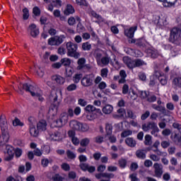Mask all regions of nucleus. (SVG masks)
Listing matches in <instances>:
<instances>
[{
  "label": "nucleus",
  "instance_id": "63",
  "mask_svg": "<svg viewBox=\"0 0 181 181\" xmlns=\"http://www.w3.org/2000/svg\"><path fill=\"white\" fill-rule=\"evenodd\" d=\"M78 105H81V107H86V105H87V100L80 98L78 100Z\"/></svg>",
  "mask_w": 181,
  "mask_h": 181
},
{
  "label": "nucleus",
  "instance_id": "41",
  "mask_svg": "<svg viewBox=\"0 0 181 181\" xmlns=\"http://www.w3.org/2000/svg\"><path fill=\"white\" fill-rule=\"evenodd\" d=\"M52 4L53 6H55V8H62V6L63 5V1L62 0H52Z\"/></svg>",
  "mask_w": 181,
  "mask_h": 181
},
{
  "label": "nucleus",
  "instance_id": "16",
  "mask_svg": "<svg viewBox=\"0 0 181 181\" xmlns=\"http://www.w3.org/2000/svg\"><path fill=\"white\" fill-rule=\"evenodd\" d=\"M146 53L147 54V56H148V57H151L152 59H156V57L159 56V53L158 52V50L153 48L147 49L146 51Z\"/></svg>",
  "mask_w": 181,
  "mask_h": 181
},
{
  "label": "nucleus",
  "instance_id": "7",
  "mask_svg": "<svg viewBox=\"0 0 181 181\" xmlns=\"http://www.w3.org/2000/svg\"><path fill=\"white\" fill-rule=\"evenodd\" d=\"M180 29L177 28H173L170 31V42H171V43H176V42H179V40H180Z\"/></svg>",
  "mask_w": 181,
  "mask_h": 181
},
{
  "label": "nucleus",
  "instance_id": "27",
  "mask_svg": "<svg viewBox=\"0 0 181 181\" xmlns=\"http://www.w3.org/2000/svg\"><path fill=\"white\" fill-rule=\"evenodd\" d=\"M129 52H130L131 56H133L134 57H142V56H144V53L138 49H129Z\"/></svg>",
  "mask_w": 181,
  "mask_h": 181
},
{
  "label": "nucleus",
  "instance_id": "12",
  "mask_svg": "<svg viewBox=\"0 0 181 181\" xmlns=\"http://www.w3.org/2000/svg\"><path fill=\"white\" fill-rule=\"evenodd\" d=\"M137 29H138L137 26H133V27H131L130 28H126L124 29V35L127 36V37H129V39H132Z\"/></svg>",
  "mask_w": 181,
  "mask_h": 181
},
{
  "label": "nucleus",
  "instance_id": "2",
  "mask_svg": "<svg viewBox=\"0 0 181 181\" xmlns=\"http://www.w3.org/2000/svg\"><path fill=\"white\" fill-rule=\"evenodd\" d=\"M123 62L129 69H135V67H141V66H146V63L144 60L138 59L133 60L129 57H123Z\"/></svg>",
  "mask_w": 181,
  "mask_h": 181
},
{
  "label": "nucleus",
  "instance_id": "52",
  "mask_svg": "<svg viewBox=\"0 0 181 181\" xmlns=\"http://www.w3.org/2000/svg\"><path fill=\"white\" fill-rule=\"evenodd\" d=\"M132 135V130H125L121 134L122 138H127V136H130Z\"/></svg>",
  "mask_w": 181,
  "mask_h": 181
},
{
  "label": "nucleus",
  "instance_id": "39",
  "mask_svg": "<svg viewBox=\"0 0 181 181\" xmlns=\"http://www.w3.org/2000/svg\"><path fill=\"white\" fill-rule=\"evenodd\" d=\"M151 129V135H153V136L156 137L159 136V128L158 127V124H156Z\"/></svg>",
  "mask_w": 181,
  "mask_h": 181
},
{
  "label": "nucleus",
  "instance_id": "37",
  "mask_svg": "<svg viewBox=\"0 0 181 181\" xmlns=\"http://www.w3.org/2000/svg\"><path fill=\"white\" fill-rule=\"evenodd\" d=\"M90 129V127L87 123H81L79 126V130L81 131L82 132H87Z\"/></svg>",
  "mask_w": 181,
  "mask_h": 181
},
{
  "label": "nucleus",
  "instance_id": "10",
  "mask_svg": "<svg viewBox=\"0 0 181 181\" xmlns=\"http://www.w3.org/2000/svg\"><path fill=\"white\" fill-rule=\"evenodd\" d=\"M93 80H94L93 75H85L82 78L81 83L83 87H91L93 86Z\"/></svg>",
  "mask_w": 181,
  "mask_h": 181
},
{
  "label": "nucleus",
  "instance_id": "13",
  "mask_svg": "<svg viewBox=\"0 0 181 181\" xmlns=\"http://www.w3.org/2000/svg\"><path fill=\"white\" fill-rule=\"evenodd\" d=\"M28 32L33 37H36L39 35V28L35 24H31L28 27Z\"/></svg>",
  "mask_w": 181,
  "mask_h": 181
},
{
  "label": "nucleus",
  "instance_id": "59",
  "mask_svg": "<svg viewBox=\"0 0 181 181\" xmlns=\"http://www.w3.org/2000/svg\"><path fill=\"white\" fill-rule=\"evenodd\" d=\"M40 8L37 6H35L33 8V13L35 15V16H40Z\"/></svg>",
  "mask_w": 181,
  "mask_h": 181
},
{
  "label": "nucleus",
  "instance_id": "8",
  "mask_svg": "<svg viewBox=\"0 0 181 181\" xmlns=\"http://www.w3.org/2000/svg\"><path fill=\"white\" fill-rule=\"evenodd\" d=\"M56 127H58L59 128L64 127V125H66L67 122H69V115L66 112H63L59 119L57 120L56 122Z\"/></svg>",
  "mask_w": 181,
  "mask_h": 181
},
{
  "label": "nucleus",
  "instance_id": "36",
  "mask_svg": "<svg viewBox=\"0 0 181 181\" xmlns=\"http://www.w3.org/2000/svg\"><path fill=\"white\" fill-rule=\"evenodd\" d=\"M61 64L65 67H69L71 64V59L69 58H63L61 59Z\"/></svg>",
  "mask_w": 181,
  "mask_h": 181
},
{
  "label": "nucleus",
  "instance_id": "3",
  "mask_svg": "<svg viewBox=\"0 0 181 181\" xmlns=\"http://www.w3.org/2000/svg\"><path fill=\"white\" fill-rule=\"evenodd\" d=\"M57 98L58 96L56 93L52 98H51V100H52L53 101V104L51 105L48 112L52 117H54V115L57 114L59 108H62V107H63V105L62 104V100H58Z\"/></svg>",
  "mask_w": 181,
  "mask_h": 181
},
{
  "label": "nucleus",
  "instance_id": "51",
  "mask_svg": "<svg viewBox=\"0 0 181 181\" xmlns=\"http://www.w3.org/2000/svg\"><path fill=\"white\" fill-rule=\"evenodd\" d=\"M88 144H90V139L88 138H84L80 142L81 146H88Z\"/></svg>",
  "mask_w": 181,
  "mask_h": 181
},
{
  "label": "nucleus",
  "instance_id": "46",
  "mask_svg": "<svg viewBox=\"0 0 181 181\" xmlns=\"http://www.w3.org/2000/svg\"><path fill=\"white\" fill-rule=\"evenodd\" d=\"M66 156L67 158H69V159H76L77 156L76 155V153H74V152L68 150L66 151Z\"/></svg>",
  "mask_w": 181,
  "mask_h": 181
},
{
  "label": "nucleus",
  "instance_id": "47",
  "mask_svg": "<svg viewBox=\"0 0 181 181\" xmlns=\"http://www.w3.org/2000/svg\"><path fill=\"white\" fill-rule=\"evenodd\" d=\"M100 76L103 78H107V77H108V69H102L100 71Z\"/></svg>",
  "mask_w": 181,
  "mask_h": 181
},
{
  "label": "nucleus",
  "instance_id": "19",
  "mask_svg": "<svg viewBox=\"0 0 181 181\" xmlns=\"http://www.w3.org/2000/svg\"><path fill=\"white\" fill-rule=\"evenodd\" d=\"M76 12V10H74V7H73L71 4H67L66 7L65 8L64 11V14L66 16H69V15H73Z\"/></svg>",
  "mask_w": 181,
  "mask_h": 181
},
{
  "label": "nucleus",
  "instance_id": "22",
  "mask_svg": "<svg viewBox=\"0 0 181 181\" xmlns=\"http://www.w3.org/2000/svg\"><path fill=\"white\" fill-rule=\"evenodd\" d=\"M36 125L38 131H46L47 128V123L45 120H40Z\"/></svg>",
  "mask_w": 181,
  "mask_h": 181
},
{
  "label": "nucleus",
  "instance_id": "24",
  "mask_svg": "<svg viewBox=\"0 0 181 181\" xmlns=\"http://www.w3.org/2000/svg\"><path fill=\"white\" fill-rule=\"evenodd\" d=\"M156 123L155 122H148L147 124H142V129L144 131V132H148L149 129H152L155 126Z\"/></svg>",
  "mask_w": 181,
  "mask_h": 181
},
{
  "label": "nucleus",
  "instance_id": "61",
  "mask_svg": "<svg viewBox=\"0 0 181 181\" xmlns=\"http://www.w3.org/2000/svg\"><path fill=\"white\" fill-rule=\"evenodd\" d=\"M14 153H15V156L16 158H21V156H22V149L17 148L14 150Z\"/></svg>",
  "mask_w": 181,
  "mask_h": 181
},
{
  "label": "nucleus",
  "instance_id": "42",
  "mask_svg": "<svg viewBox=\"0 0 181 181\" xmlns=\"http://www.w3.org/2000/svg\"><path fill=\"white\" fill-rule=\"evenodd\" d=\"M173 84L181 88V76L175 78L173 81Z\"/></svg>",
  "mask_w": 181,
  "mask_h": 181
},
{
  "label": "nucleus",
  "instance_id": "33",
  "mask_svg": "<svg viewBox=\"0 0 181 181\" xmlns=\"http://www.w3.org/2000/svg\"><path fill=\"white\" fill-rule=\"evenodd\" d=\"M76 21H77V22H80L81 21V19L78 16H76L75 18L70 17L68 19V23L70 26H73V25H76Z\"/></svg>",
  "mask_w": 181,
  "mask_h": 181
},
{
  "label": "nucleus",
  "instance_id": "54",
  "mask_svg": "<svg viewBox=\"0 0 181 181\" xmlns=\"http://www.w3.org/2000/svg\"><path fill=\"white\" fill-rule=\"evenodd\" d=\"M23 18L24 21H26L29 18V10L28 8H23Z\"/></svg>",
  "mask_w": 181,
  "mask_h": 181
},
{
  "label": "nucleus",
  "instance_id": "58",
  "mask_svg": "<svg viewBox=\"0 0 181 181\" xmlns=\"http://www.w3.org/2000/svg\"><path fill=\"white\" fill-rule=\"evenodd\" d=\"M76 30H77L78 33H83V32H84V30H86V28H84V26L83 25L82 23H79L77 25Z\"/></svg>",
  "mask_w": 181,
  "mask_h": 181
},
{
  "label": "nucleus",
  "instance_id": "30",
  "mask_svg": "<svg viewBox=\"0 0 181 181\" xmlns=\"http://www.w3.org/2000/svg\"><path fill=\"white\" fill-rule=\"evenodd\" d=\"M136 156L139 159H146V151L145 150H137L136 151Z\"/></svg>",
  "mask_w": 181,
  "mask_h": 181
},
{
  "label": "nucleus",
  "instance_id": "21",
  "mask_svg": "<svg viewBox=\"0 0 181 181\" xmlns=\"http://www.w3.org/2000/svg\"><path fill=\"white\" fill-rule=\"evenodd\" d=\"M52 81H55L57 84H64L66 79L60 75H54L52 77Z\"/></svg>",
  "mask_w": 181,
  "mask_h": 181
},
{
  "label": "nucleus",
  "instance_id": "44",
  "mask_svg": "<svg viewBox=\"0 0 181 181\" xmlns=\"http://www.w3.org/2000/svg\"><path fill=\"white\" fill-rule=\"evenodd\" d=\"M129 97H130L132 100H136V98H138V94H136L134 90L130 89L129 92Z\"/></svg>",
  "mask_w": 181,
  "mask_h": 181
},
{
  "label": "nucleus",
  "instance_id": "38",
  "mask_svg": "<svg viewBox=\"0 0 181 181\" xmlns=\"http://www.w3.org/2000/svg\"><path fill=\"white\" fill-rule=\"evenodd\" d=\"M144 145L151 146L152 145V136L149 134H146L144 137Z\"/></svg>",
  "mask_w": 181,
  "mask_h": 181
},
{
  "label": "nucleus",
  "instance_id": "1",
  "mask_svg": "<svg viewBox=\"0 0 181 181\" xmlns=\"http://www.w3.org/2000/svg\"><path fill=\"white\" fill-rule=\"evenodd\" d=\"M23 90H25V91H28L30 93L32 97H35V98H38V100L42 103L45 100V98H43V92H42V90L37 87H34L32 85H29L28 83L23 85Z\"/></svg>",
  "mask_w": 181,
  "mask_h": 181
},
{
  "label": "nucleus",
  "instance_id": "14",
  "mask_svg": "<svg viewBox=\"0 0 181 181\" xmlns=\"http://www.w3.org/2000/svg\"><path fill=\"white\" fill-rule=\"evenodd\" d=\"M9 141V133L8 130L1 131V136L0 137V145H5Z\"/></svg>",
  "mask_w": 181,
  "mask_h": 181
},
{
  "label": "nucleus",
  "instance_id": "56",
  "mask_svg": "<svg viewBox=\"0 0 181 181\" xmlns=\"http://www.w3.org/2000/svg\"><path fill=\"white\" fill-rule=\"evenodd\" d=\"M127 114L128 118H132V119H135V118H136V115L131 110H127Z\"/></svg>",
  "mask_w": 181,
  "mask_h": 181
},
{
  "label": "nucleus",
  "instance_id": "6",
  "mask_svg": "<svg viewBox=\"0 0 181 181\" xmlns=\"http://www.w3.org/2000/svg\"><path fill=\"white\" fill-rule=\"evenodd\" d=\"M29 121V128H30V134L31 136L36 137L39 135V129H36V120L33 117H30L28 119Z\"/></svg>",
  "mask_w": 181,
  "mask_h": 181
},
{
  "label": "nucleus",
  "instance_id": "18",
  "mask_svg": "<svg viewBox=\"0 0 181 181\" xmlns=\"http://www.w3.org/2000/svg\"><path fill=\"white\" fill-rule=\"evenodd\" d=\"M85 111H86V112H89V113L90 112H97V114H101V109L97 108L93 105H88L85 107Z\"/></svg>",
  "mask_w": 181,
  "mask_h": 181
},
{
  "label": "nucleus",
  "instance_id": "55",
  "mask_svg": "<svg viewBox=\"0 0 181 181\" xmlns=\"http://www.w3.org/2000/svg\"><path fill=\"white\" fill-rule=\"evenodd\" d=\"M66 90L67 91H76L77 90V85L75 83L70 84L66 87Z\"/></svg>",
  "mask_w": 181,
  "mask_h": 181
},
{
  "label": "nucleus",
  "instance_id": "28",
  "mask_svg": "<svg viewBox=\"0 0 181 181\" xmlns=\"http://www.w3.org/2000/svg\"><path fill=\"white\" fill-rule=\"evenodd\" d=\"M81 123V122H77L76 120H71L69 123V127L72 128V129H75V131H79Z\"/></svg>",
  "mask_w": 181,
  "mask_h": 181
},
{
  "label": "nucleus",
  "instance_id": "11",
  "mask_svg": "<svg viewBox=\"0 0 181 181\" xmlns=\"http://www.w3.org/2000/svg\"><path fill=\"white\" fill-rule=\"evenodd\" d=\"M5 148V153H6V155H8V156L6 157V160H12V159L13 158L14 153L13 147L11 145H6Z\"/></svg>",
  "mask_w": 181,
  "mask_h": 181
},
{
  "label": "nucleus",
  "instance_id": "62",
  "mask_svg": "<svg viewBox=\"0 0 181 181\" xmlns=\"http://www.w3.org/2000/svg\"><path fill=\"white\" fill-rule=\"evenodd\" d=\"M61 168L65 172H69V170H70V165H69L68 163H62L61 165Z\"/></svg>",
  "mask_w": 181,
  "mask_h": 181
},
{
  "label": "nucleus",
  "instance_id": "20",
  "mask_svg": "<svg viewBox=\"0 0 181 181\" xmlns=\"http://www.w3.org/2000/svg\"><path fill=\"white\" fill-rule=\"evenodd\" d=\"M102 111L105 115H110V114L114 111V107H112L111 105H105L102 108Z\"/></svg>",
  "mask_w": 181,
  "mask_h": 181
},
{
  "label": "nucleus",
  "instance_id": "40",
  "mask_svg": "<svg viewBox=\"0 0 181 181\" xmlns=\"http://www.w3.org/2000/svg\"><path fill=\"white\" fill-rule=\"evenodd\" d=\"M41 151L44 155H49L50 153V146L45 145L41 147Z\"/></svg>",
  "mask_w": 181,
  "mask_h": 181
},
{
  "label": "nucleus",
  "instance_id": "15",
  "mask_svg": "<svg viewBox=\"0 0 181 181\" xmlns=\"http://www.w3.org/2000/svg\"><path fill=\"white\" fill-rule=\"evenodd\" d=\"M157 25L158 26H159V28H161V29H165V28H168V25H169V23L168 22L166 17L161 16L158 18Z\"/></svg>",
  "mask_w": 181,
  "mask_h": 181
},
{
  "label": "nucleus",
  "instance_id": "45",
  "mask_svg": "<svg viewBox=\"0 0 181 181\" xmlns=\"http://www.w3.org/2000/svg\"><path fill=\"white\" fill-rule=\"evenodd\" d=\"M105 129H106V135H112V125H111L108 123L106 124Z\"/></svg>",
  "mask_w": 181,
  "mask_h": 181
},
{
  "label": "nucleus",
  "instance_id": "53",
  "mask_svg": "<svg viewBox=\"0 0 181 181\" xmlns=\"http://www.w3.org/2000/svg\"><path fill=\"white\" fill-rule=\"evenodd\" d=\"M105 138H107L111 144H115L117 142V137L112 135H105Z\"/></svg>",
  "mask_w": 181,
  "mask_h": 181
},
{
  "label": "nucleus",
  "instance_id": "57",
  "mask_svg": "<svg viewBox=\"0 0 181 181\" xmlns=\"http://www.w3.org/2000/svg\"><path fill=\"white\" fill-rule=\"evenodd\" d=\"M158 80L162 86H166L168 84V78L166 76H160Z\"/></svg>",
  "mask_w": 181,
  "mask_h": 181
},
{
  "label": "nucleus",
  "instance_id": "43",
  "mask_svg": "<svg viewBox=\"0 0 181 181\" xmlns=\"http://www.w3.org/2000/svg\"><path fill=\"white\" fill-rule=\"evenodd\" d=\"M82 49L85 52H88V51L91 50V44H90V42H83L82 44Z\"/></svg>",
  "mask_w": 181,
  "mask_h": 181
},
{
  "label": "nucleus",
  "instance_id": "17",
  "mask_svg": "<svg viewBox=\"0 0 181 181\" xmlns=\"http://www.w3.org/2000/svg\"><path fill=\"white\" fill-rule=\"evenodd\" d=\"M100 115H103V112H100V113H97V112H92L86 115V119L88 121H94V119H97Z\"/></svg>",
  "mask_w": 181,
  "mask_h": 181
},
{
  "label": "nucleus",
  "instance_id": "5",
  "mask_svg": "<svg viewBox=\"0 0 181 181\" xmlns=\"http://www.w3.org/2000/svg\"><path fill=\"white\" fill-rule=\"evenodd\" d=\"M95 54L98 66H100V67H105V66H108L110 64L111 57L108 56H103V52H96Z\"/></svg>",
  "mask_w": 181,
  "mask_h": 181
},
{
  "label": "nucleus",
  "instance_id": "26",
  "mask_svg": "<svg viewBox=\"0 0 181 181\" xmlns=\"http://www.w3.org/2000/svg\"><path fill=\"white\" fill-rule=\"evenodd\" d=\"M127 115V112H125L124 109L120 108L117 110V114H114L113 117L114 118H124Z\"/></svg>",
  "mask_w": 181,
  "mask_h": 181
},
{
  "label": "nucleus",
  "instance_id": "34",
  "mask_svg": "<svg viewBox=\"0 0 181 181\" xmlns=\"http://www.w3.org/2000/svg\"><path fill=\"white\" fill-rule=\"evenodd\" d=\"M77 70H83L86 64V58H80L78 62Z\"/></svg>",
  "mask_w": 181,
  "mask_h": 181
},
{
  "label": "nucleus",
  "instance_id": "35",
  "mask_svg": "<svg viewBox=\"0 0 181 181\" xmlns=\"http://www.w3.org/2000/svg\"><path fill=\"white\" fill-rule=\"evenodd\" d=\"M64 39H66V36L64 35H57L55 36V40L57 43V46H60L63 42H64Z\"/></svg>",
  "mask_w": 181,
  "mask_h": 181
},
{
  "label": "nucleus",
  "instance_id": "50",
  "mask_svg": "<svg viewBox=\"0 0 181 181\" xmlns=\"http://www.w3.org/2000/svg\"><path fill=\"white\" fill-rule=\"evenodd\" d=\"M136 45L137 46H146V40L145 38H139L137 39Z\"/></svg>",
  "mask_w": 181,
  "mask_h": 181
},
{
  "label": "nucleus",
  "instance_id": "48",
  "mask_svg": "<svg viewBox=\"0 0 181 181\" xmlns=\"http://www.w3.org/2000/svg\"><path fill=\"white\" fill-rule=\"evenodd\" d=\"M74 73V69H73V68H71L70 66H69L66 69V77H71Z\"/></svg>",
  "mask_w": 181,
  "mask_h": 181
},
{
  "label": "nucleus",
  "instance_id": "32",
  "mask_svg": "<svg viewBox=\"0 0 181 181\" xmlns=\"http://www.w3.org/2000/svg\"><path fill=\"white\" fill-rule=\"evenodd\" d=\"M173 141L181 148V132L175 134Z\"/></svg>",
  "mask_w": 181,
  "mask_h": 181
},
{
  "label": "nucleus",
  "instance_id": "23",
  "mask_svg": "<svg viewBox=\"0 0 181 181\" xmlns=\"http://www.w3.org/2000/svg\"><path fill=\"white\" fill-rule=\"evenodd\" d=\"M0 127L1 131H8V123L6 119L3 116L0 117Z\"/></svg>",
  "mask_w": 181,
  "mask_h": 181
},
{
  "label": "nucleus",
  "instance_id": "49",
  "mask_svg": "<svg viewBox=\"0 0 181 181\" xmlns=\"http://www.w3.org/2000/svg\"><path fill=\"white\" fill-rule=\"evenodd\" d=\"M81 77H83V75L81 74H76L73 77V81L77 84L78 83H80V80H81Z\"/></svg>",
  "mask_w": 181,
  "mask_h": 181
},
{
  "label": "nucleus",
  "instance_id": "25",
  "mask_svg": "<svg viewBox=\"0 0 181 181\" xmlns=\"http://www.w3.org/2000/svg\"><path fill=\"white\" fill-rule=\"evenodd\" d=\"M126 145L130 148H135L136 146V141L132 137H129L125 140Z\"/></svg>",
  "mask_w": 181,
  "mask_h": 181
},
{
  "label": "nucleus",
  "instance_id": "9",
  "mask_svg": "<svg viewBox=\"0 0 181 181\" xmlns=\"http://www.w3.org/2000/svg\"><path fill=\"white\" fill-rule=\"evenodd\" d=\"M153 167L154 169L155 177L160 179L162 177V175H163V165L160 163H155Z\"/></svg>",
  "mask_w": 181,
  "mask_h": 181
},
{
  "label": "nucleus",
  "instance_id": "29",
  "mask_svg": "<svg viewBox=\"0 0 181 181\" xmlns=\"http://www.w3.org/2000/svg\"><path fill=\"white\" fill-rule=\"evenodd\" d=\"M159 2H163V6H173L175 5L177 0H158Z\"/></svg>",
  "mask_w": 181,
  "mask_h": 181
},
{
  "label": "nucleus",
  "instance_id": "31",
  "mask_svg": "<svg viewBox=\"0 0 181 181\" xmlns=\"http://www.w3.org/2000/svg\"><path fill=\"white\" fill-rule=\"evenodd\" d=\"M49 139H51V141H60V139H62L60 133L54 132L49 134Z\"/></svg>",
  "mask_w": 181,
  "mask_h": 181
},
{
  "label": "nucleus",
  "instance_id": "60",
  "mask_svg": "<svg viewBox=\"0 0 181 181\" xmlns=\"http://www.w3.org/2000/svg\"><path fill=\"white\" fill-rule=\"evenodd\" d=\"M48 45L50 46H57V44L56 43V37H52L48 40Z\"/></svg>",
  "mask_w": 181,
  "mask_h": 181
},
{
  "label": "nucleus",
  "instance_id": "64",
  "mask_svg": "<svg viewBox=\"0 0 181 181\" xmlns=\"http://www.w3.org/2000/svg\"><path fill=\"white\" fill-rule=\"evenodd\" d=\"M129 91V86L125 83L122 87V94H128Z\"/></svg>",
  "mask_w": 181,
  "mask_h": 181
},
{
  "label": "nucleus",
  "instance_id": "4",
  "mask_svg": "<svg viewBox=\"0 0 181 181\" xmlns=\"http://www.w3.org/2000/svg\"><path fill=\"white\" fill-rule=\"evenodd\" d=\"M66 46L67 50V56L69 57H74L75 59H78V57H80V54L77 52V49H78L77 44L68 42H66Z\"/></svg>",
  "mask_w": 181,
  "mask_h": 181
}]
</instances>
